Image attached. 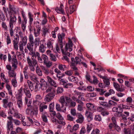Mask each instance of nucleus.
<instances>
[{
    "label": "nucleus",
    "instance_id": "27",
    "mask_svg": "<svg viewBox=\"0 0 134 134\" xmlns=\"http://www.w3.org/2000/svg\"><path fill=\"white\" fill-rule=\"evenodd\" d=\"M78 119L76 120L77 123H82L84 120V117L80 113H78L76 115Z\"/></svg>",
    "mask_w": 134,
    "mask_h": 134
},
{
    "label": "nucleus",
    "instance_id": "22",
    "mask_svg": "<svg viewBox=\"0 0 134 134\" xmlns=\"http://www.w3.org/2000/svg\"><path fill=\"white\" fill-rule=\"evenodd\" d=\"M81 97V99L83 100V99L84 98H82L81 97V96L80 95H79L78 96V98H77L76 97V94H74L72 97L71 98L74 101H75L77 102V103H82V101L79 99H80V98Z\"/></svg>",
    "mask_w": 134,
    "mask_h": 134
},
{
    "label": "nucleus",
    "instance_id": "1",
    "mask_svg": "<svg viewBox=\"0 0 134 134\" xmlns=\"http://www.w3.org/2000/svg\"><path fill=\"white\" fill-rule=\"evenodd\" d=\"M71 94H69L67 96H61L59 100L62 104H65V106L68 107L74 108L76 105V103L71 98Z\"/></svg>",
    "mask_w": 134,
    "mask_h": 134
},
{
    "label": "nucleus",
    "instance_id": "47",
    "mask_svg": "<svg viewBox=\"0 0 134 134\" xmlns=\"http://www.w3.org/2000/svg\"><path fill=\"white\" fill-rule=\"evenodd\" d=\"M36 71L39 76H41L42 75V71L38 65L36 67Z\"/></svg>",
    "mask_w": 134,
    "mask_h": 134
},
{
    "label": "nucleus",
    "instance_id": "53",
    "mask_svg": "<svg viewBox=\"0 0 134 134\" xmlns=\"http://www.w3.org/2000/svg\"><path fill=\"white\" fill-rule=\"evenodd\" d=\"M44 64L45 65L47 68H49L52 65V62L48 60Z\"/></svg>",
    "mask_w": 134,
    "mask_h": 134
},
{
    "label": "nucleus",
    "instance_id": "13",
    "mask_svg": "<svg viewBox=\"0 0 134 134\" xmlns=\"http://www.w3.org/2000/svg\"><path fill=\"white\" fill-rule=\"evenodd\" d=\"M23 91L27 98H31V94L28 88V86L27 85L25 84V83L24 85Z\"/></svg>",
    "mask_w": 134,
    "mask_h": 134
},
{
    "label": "nucleus",
    "instance_id": "40",
    "mask_svg": "<svg viewBox=\"0 0 134 134\" xmlns=\"http://www.w3.org/2000/svg\"><path fill=\"white\" fill-rule=\"evenodd\" d=\"M62 85H63L64 87L65 88H68L73 87V85L72 84L67 83L66 82L64 83H62Z\"/></svg>",
    "mask_w": 134,
    "mask_h": 134
},
{
    "label": "nucleus",
    "instance_id": "46",
    "mask_svg": "<svg viewBox=\"0 0 134 134\" xmlns=\"http://www.w3.org/2000/svg\"><path fill=\"white\" fill-rule=\"evenodd\" d=\"M41 58L42 59V60H43V64L48 60V57L44 54H42Z\"/></svg>",
    "mask_w": 134,
    "mask_h": 134
},
{
    "label": "nucleus",
    "instance_id": "29",
    "mask_svg": "<svg viewBox=\"0 0 134 134\" xmlns=\"http://www.w3.org/2000/svg\"><path fill=\"white\" fill-rule=\"evenodd\" d=\"M13 115L18 119H24V117L21 114L18 113L17 110L15 112V113H14Z\"/></svg>",
    "mask_w": 134,
    "mask_h": 134
},
{
    "label": "nucleus",
    "instance_id": "42",
    "mask_svg": "<svg viewBox=\"0 0 134 134\" xmlns=\"http://www.w3.org/2000/svg\"><path fill=\"white\" fill-rule=\"evenodd\" d=\"M109 105V108H111L112 106H116L117 105V103L116 102L111 100H109L108 103Z\"/></svg>",
    "mask_w": 134,
    "mask_h": 134
},
{
    "label": "nucleus",
    "instance_id": "4",
    "mask_svg": "<svg viewBox=\"0 0 134 134\" xmlns=\"http://www.w3.org/2000/svg\"><path fill=\"white\" fill-rule=\"evenodd\" d=\"M27 61L29 68L31 71H34L35 70V67L38 66L37 61L35 59L30 58L29 57L27 58Z\"/></svg>",
    "mask_w": 134,
    "mask_h": 134
},
{
    "label": "nucleus",
    "instance_id": "62",
    "mask_svg": "<svg viewBox=\"0 0 134 134\" xmlns=\"http://www.w3.org/2000/svg\"><path fill=\"white\" fill-rule=\"evenodd\" d=\"M108 127L109 128L111 131H113L114 130V124L113 123H110L108 125Z\"/></svg>",
    "mask_w": 134,
    "mask_h": 134
},
{
    "label": "nucleus",
    "instance_id": "39",
    "mask_svg": "<svg viewBox=\"0 0 134 134\" xmlns=\"http://www.w3.org/2000/svg\"><path fill=\"white\" fill-rule=\"evenodd\" d=\"M7 132L9 133L10 130H12L13 128V125L12 123H7Z\"/></svg>",
    "mask_w": 134,
    "mask_h": 134
},
{
    "label": "nucleus",
    "instance_id": "43",
    "mask_svg": "<svg viewBox=\"0 0 134 134\" xmlns=\"http://www.w3.org/2000/svg\"><path fill=\"white\" fill-rule=\"evenodd\" d=\"M38 110L37 108L34 109L33 110L30 112V114L31 116H36L38 114Z\"/></svg>",
    "mask_w": 134,
    "mask_h": 134
},
{
    "label": "nucleus",
    "instance_id": "52",
    "mask_svg": "<svg viewBox=\"0 0 134 134\" xmlns=\"http://www.w3.org/2000/svg\"><path fill=\"white\" fill-rule=\"evenodd\" d=\"M12 85L14 87H16L17 86V83L16 78L13 79L11 81Z\"/></svg>",
    "mask_w": 134,
    "mask_h": 134
},
{
    "label": "nucleus",
    "instance_id": "16",
    "mask_svg": "<svg viewBox=\"0 0 134 134\" xmlns=\"http://www.w3.org/2000/svg\"><path fill=\"white\" fill-rule=\"evenodd\" d=\"M62 105L61 107L60 106V105L58 104L57 103L56 105V109L58 111H60L65 113L66 111V108L65 107V104H62L60 103Z\"/></svg>",
    "mask_w": 134,
    "mask_h": 134
},
{
    "label": "nucleus",
    "instance_id": "11",
    "mask_svg": "<svg viewBox=\"0 0 134 134\" xmlns=\"http://www.w3.org/2000/svg\"><path fill=\"white\" fill-rule=\"evenodd\" d=\"M8 98L4 99L3 100V105L5 108H7L8 107L9 109L13 107V103L11 102H8Z\"/></svg>",
    "mask_w": 134,
    "mask_h": 134
},
{
    "label": "nucleus",
    "instance_id": "25",
    "mask_svg": "<svg viewBox=\"0 0 134 134\" xmlns=\"http://www.w3.org/2000/svg\"><path fill=\"white\" fill-rule=\"evenodd\" d=\"M16 18L14 15L11 16H10V19L9 22V26H13V24L16 21Z\"/></svg>",
    "mask_w": 134,
    "mask_h": 134
},
{
    "label": "nucleus",
    "instance_id": "63",
    "mask_svg": "<svg viewBox=\"0 0 134 134\" xmlns=\"http://www.w3.org/2000/svg\"><path fill=\"white\" fill-rule=\"evenodd\" d=\"M95 120L100 121L102 120V118L99 115H96L94 118Z\"/></svg>",
    "mask_w": 134,
    "mask_h": 134
},
{
    "label": "nucleus",
    "instance_id": "57",
    "mask_svg": "<svg viewBox=\"0 0 134 134\" xmlns=\"http://www.w3.org/2000/svg\"><path fill=\"white\" fill-rule=\"evenodd\" d=\"M16 110H15L13 107H12V108L9 109L8 111V114L13 115L14 113L13 112L15 113V112L16 111Z\"/></svg>",
    "mask_w": 134,
    "mask_h": 134
},
{
    "label": "nucleus",
    "instance_id": "45",
    "mask_svg": "<svg viewBox=\"0 0 134 134\" xmlns=\"http://www.w3.org/2000/svg\"><path fill=\"white\" fill-rule=\"evenodd\" d=\"M131 131V129L130 128H126L124 129V132L125 134H132Z\"/></svg>",
    "mask_w": 134,
    "mask_h": 134
},
{
    "label": "nucleus",
    "instance_id": "64",
    "mask_svg": "<svg viewBox=\"0 0 134 134\" xmlns=\"http://www.w3.org/2000/svg\"><path fill=\"white\" fill-rule=\"evenodd\" d=\"M99 130L97 129L94 130L92 132L91 134H100Z\"/></svg>",
    "mask_w": 134,
    "mask_h": 134
},
{
    "label": "nucleus",
    "instance_id": "18",
    "mask_svg": "<svg viewBox=\"0 0 134 134\" xmlns=\"http://www.w3.org/2000/svg\"><path fill=\"white\" fill-rule=\"evenodd\" d=\"M75 59L76 60V65L81 64V62L85 60L81 53H80V54L78 55V57H76Z\"/></svg>",
    "mask_w": 134,
    "mask_h": 134
},
{
    "label": "nucleus",
    "instance_id": "33",
    "mask_svg": "<svg viewBox=\"0 0 134 134\" xmlns=\"http://www.w3.org/2000/svg\"><path fill=\"white\" fill-rule=\"evenodd\" d=\"M47 47L48 48L53 50V42L52 41H48L47 43Z\"/></svg>",
    "mask_w": 134,
    "mask_h": 134
},
{
    "label": "nucleus",
    "instance_id": "30",
    "mask_svg": "<svg viewBox=\"0 0 134 134\" xmlns=\"http://www.w3.org/2000/svg\"><path fill=\"white\" fill-rule=\"evenodd\" d=\"M46 49L45 46L43 44L40 43L38 49L39 52L42 53H44Z\"/></svg>",
    "mask_w": 134,
    "mask_h": 134
},
{
    "label": "nucleus",
    "instance_id": "41",
    "mask_svg": "<svg viewBox=\"0 0 134 134\" xmlns=\"http://www.w3.org/2000/svg\"><path fill=\"white\" fill-rule=\"evenodd\" d=\"M47 105H45L44 104L42 103L40 104L39 107V110L40 112H43L44 109L47 108Z\"/></svg>",
    "mask_w": 134,
    "mask_h": 134
},
{
    "label": "nucleus",
    "instance_id": "44",
    "mask_svg": "<svg viewBox=\"0 0 134 134\" xmlns=\"http://www.w3.org/2000/svg\"><path fill=\"white\" fill-rule=\"evenodd\" d=\"M58 68L60 70L63 71L66 70L67 69V68L66 65L62 64L59 65Z\"/></svg>",
    "mask_w": 134,
    "mask_h": 134
},
{
    "label": "nucleus",
    "instance_id": "55",
    "mask_svg": "<svg viewBox=\"0 0 134 134\" xmlns=\"http://www.w3.org/2000/svg\"><path fill=\"white\" fill-rule=\"evenodd\" d=\"M50 59L51 60L54 62L57 61V58L53 54H50Z\"/></svg>",
    "mask_w": 134,
    "mask_h": 134
},
{
    "label": "nucleus",
    "instance_id": "50",
    "mask_svg": "<svg viewBox=\"0 0 134 134\" xmlns=\"http://www.w3.org/2000/svg\"><path fill=\"white\" fill-rule=\"evenodd\" d=\"M29 75L30 79L33 81L36 80L37 79V77L35 75L33 74L30 73Z\"/></svg>",
    "mask_w": 134,
    "mask_h": 134
},
{
    "label": "nucleus",
    "instance_id": "26",
    "mask_svg": "<svg viewBox=\"0 0 134 134\" xmlns=\"http://www.w3.org/2000/svg\"><path fill=\"white\" fill-rule=\"evenodd\" d=\"M19 39L17 38H14L12 42L13 44L14 48L16 50L18 49V44L19 43Z\"/></svg>",
    "mask_w": 134,
    "mask_h": 134
},
{
    "label": "nucleus",
    "instance_id": "59",
    "mask_svg": "<svg viewBox=\"0 0 134 134\" xmlns=\"http://www.w3.org/2000/svg\"><path fill=\"white\" fill-rule=\"evenodd\" d=\"M76 5H73L70 7V14L72 13L75 10Z\"/></svg>",
    "mask_w": 134,
    "mask_h": 134
},
{
    "label": "nucleus",
    "instance_id": "8",
    "mask_svg": "<svg viewBox=\"0 0 134 134\" xmlns=\"http://www.w3.org/2000/svg\"><path fill=\"white\" fill-rule=\"evenodd\" d=\"M29 54L31 56L32 59H35L34 57L35 58L37 57L39 62L41 63H43L42 59L40 57V54L38 52H35L33 51V52H29Z\"/></svg>",
    "mask_w": 134,
    "mask_h": 134
},
{
    "label": "nucleus",
    "instance_id": "49",
    "mask_svg": "<svg viewBox=\"0 0 134 134\" xmlns=\"http://www.w3.org/2000/svg\"><path fill=\"white\" fill-rule=\"evenodd\" d=\"M17 104L19 108H21L23 106L22 99H17Z\"/></svg>",
    "mask_w": 134,
    "mask_h": 134
},
{
    "label": "nucleus",
    "instance_id": "60",
    "mask_svg": "<svg viewBox=\"0 0 134 134\" xmlns=\"http://www.w3.org/2000/svg\"><path fill=\"white\" fill-rule=\"evenodd\" d=\"M100 104L102 105L105 108H109V105L108 103L105 102H100Z\"/></svg>",
    "mask_w": 134,
    "mask_h": 134
},
{
    "label": "nucleus",
    "instance_id": "31",
    "mask_svg": "<svg viewBox=\"0 0 134 134\" xmlns=\"http://www.w3.org/2000/svg\"><path fill=\"white\" fill-rule=\"evenodd\" d=\"M41 29V27H39L37 29V30L35 29H34V34L35 37H37L40 35V33Z\"/></svg>",
    "mask_w": 134,
    "mask_h": 134
},
{
    "label": "nucleus",
    "instance_id": "2",
    "mask_svg": "<svg viewBox=\"0 0 134 134\" xmlns=\"http://www.w3.org/2000/svg\"><path fill=\"white\" fill-rule=\"evenodd\" d=\"M46 92L48 93L45 96L44 100L46 102L50 101L55 96V89L53 87H50L46 90Z\"/></svg>",
    "mask_w": 134,
    "mask_h": 134
},
{
    "label": "nucleus",
    "instance_id": "54",
    "mask_svg": "<svg viewBox=\"0 0 134 134\" xmlns=\"http://www.w3.org/2000/svg\"><path fill=\"white\" fill-rule=\"evenodd\" d=\"M7 44V45L10 44L11 43V38L9 35L8 34L6 38Z\"/></svg>",
    "mask_w": 134,
    "mask_h": 134
},
{
    "label": "nucleus",
    "instance_id": "58",
    "mask_svg": "<svg viewBox=\"0 0 134 134\" xmlns=\"http://www.w3.org/2000/svg\"><path fill=\"white\" fill-rule=\"evenodd\" d=\"M2 27L6 31H7L8 30V27L6 25V23L3 22L2 23Z\"/></svg>",
    "mask_w": 134,
    "mask_h": 134
},
{
    "label": "nucleus",
    "instance_id": "28",
    "mask_svg": "<svg viewBox=\"0 0 134 134\" xmlns=\"http://www.w3.org/2000/svg\"><path fill=\"white\" fill-rule=\"evenodd\" d=\"M114 86L118 91L122 92L125 90L124 88H120V85L117 83H114Z\"/></svg>",
    "mask_w": 134,
    "mask_h": 134
},
{
    "label": "nucleus",
    "instance_id": "56",
    "mask_svg": "<svg viewBox=\"0 0 134 134\" xmlns=\"http://www.w3.org/2000/svg\"><path fill=\"white\" fill-rule=\"evenodd\" d=\"M82 103H79V104L78 105L77 110H78L81 111L83 110V103L82 102Z\"/></svg>",
    "mask_w": 134,
    "mask_h": 134
},
{
    "label": "nucleus",
    "instance_id": "61",
    "mask_svg": "<svg viewBox=\"0 0 134 134\" xmlns=\"http://www.w3.org/2000/svg\"><path fill=\"white\" fill-rule=\"evenodd\" d=\"M86 132V130L84 126L82 127L80 131V134H85Z\"/></svg>",
    "mask_w": 134,
    "mask_h": 134
},
{
    "label": "nucleus",
    "instance_id": "12",
    "mask_svg": "<svg viewBox=\"0 0 134 134\" xmlns=\"http://www.w3.org/2000/svg\"><path fill=\"white\" fill-rule=\"evenodd\" d=\"M112 111L113 112H116L115 115L122 112L123 108L122 104H120L118 106V107H114L112 109Z\"/></svg>",
    "mask_w": 134,
    "mask_h": 134
},
{
    "label": "nucleus",
    "instance_id": "24",
    "mask_svg": "<svg viewBox=\"0 0 134 134\" xmlns=\"http://www.w3.org/2000/svg\"><path fill=\"white\" fill-rule=\"evenodd\" d=\"M133 101L132 98L130 97H128L126 99V102H127L126 104L129 105L132 108H134V105L132 104Z\"/></svg>",
    "mask_w": 134,
    "mask_h": 134
},
{
    "label": "nucleus",
    "instance_id": "35",
    "mask_svg": "<svg viewBox=\"0 0 134 134\" xmlns=\"http://www.w3.org/2000/svg\"><path fill=\"white\" fill-rule=\"evenodd\" d=\"M28 16L29 19V24L30 25H31L32 23L34 20V15L32 14L31 12H29L28 13Z\"/></svg>",
    "mask_w": 134,
    "mask_h": 134
},
{
    "label": "nucleus",
    "instance_id": "3",
    "mask_svg": "<svg viewBox=\"0 0 134 134\" xmlns=\"http://www.w3.org/2000/svg\"><path fill=\"white\" fill-rule=\"evenodd\" d=\"M46 92L48 93L45 96L44 100L46 102L50 101L55 96V89L53 87H50L46 90Z\"/></svg>",
    "mask_w": 134,
    "mask_h": 134
},
{
    "label": "nucleus",
    "instance_id": "17",
    "mask_svg": "<svg viewBox=\"0 0 134 134\" xmlns=\"http://www.w3.org/2000/svg\"><path fill=\"white\" fill-rule=\"evenodd\" d=\"M46 78L48 82L51 85L54 87H57V85L54 80L48 76H47Z\"/></svg>",
    "mask_w": 134,
    "mask_h": 134
},
{
    "label": "nucleus",
    "instance_id": "20",
    "mask_svg": "<svg viewBox=\"0 0 134 134\" xmlns=\"http://www.w3.org/2000/svg\"><path fill=\"white\" fill-rule=\"evenodd\" d=\"M63 5L62 4H61L59 8L56 7L55 10L58 13L62 14L64 15L65 14V13L63 9Z\"/></svg>",
    "mask_w": 134,
    "mask_h": 134
},
{
    "label": "nucleus",
    "instance_id": "51",
    "mask_svg": "<svg viewBox=\"0 0 134 134\" xmlns=\"http://www.w3.org/2000/svg\"><path fill=\"white\" fill-rule=\"evenodd\" d=\"M65 76V75L63 73H62L61 71L57 73L56 75L57 77L58 78V79L59 80Z\"/></svg>",
    "mask_w": 134,
    "mask_h": 134
},
{
    "label": "nucleus",
    "instance_id": "6",
    "mask_svg": "<svg viewBox=\"0 0 134 134\" xmlns=\"http://www.w3.org/2000/svg\"><path fill=\"white\" fill-rule=\"evenodd\" d=\"M29 42L27 45V47L30 52H33L34 51L33 47L34 46L33 42V35L31 34L29 37Z\"/></svg>",
    "mask_w": 134,
    "mask_h": 134
},
{
    "label": "nucleus",
    "instance_id": "21",
    "mask_svg": "<svg viewBox=\"0 0 134 134\" xmlns=\"http://www.w3.org/2000/svg\"><path fill=\"white\" fill-rule=\"evenodd\" d=\"M42 69L44 73L46 75H48L50 74L51 75H53L54 74L53 71L49 69L44 66L42 67Z\"/></svg>",
    "mask_w": 134,
    "mask_h": 134
},
{
    "label": "nucleus",
    "instance_id": "34",
    "mask_svg": "<svg viewBox=\"0 0 134 134\" xmlns=\"http://www.w3.org/2000/svg\"><path fill=\"white\" fill-rule=\"evenodd\" d=\"M49 29L45 27H44L42 29V36L45 37L47 34L49 33Z\"/></svg>",
    "mask_w": 134,
    "mask_h": 134
},
{
    "label": "nucleus",
    "instance_id": "37",
    "mask_svg": "<svg viewBox=\"0 0 134 134\" xmlns=\"http://www.w3.org/2000/svg\"><path fill=\"white\" fill-rule=\"evenodd\" d=\"M96 90L97 91L99 92V94L100 95H103L107 91L105 90L98 88H96Z\"/></svg>",
    "mask_w": 134,
    "mask_h": 134
},
{
    "label": "nucleus",
    "instance_id": "32",
    "mask_svg": "<svg viewBox=\"0 0 134 134\" xmlns=\"http://www.w3.org/2000/svg\"><path fill=\"white\" fill-rule=\"evenodd\" d=\"M68 79L69 81L74 82L75 83L77 82L78 81V78L73 76H69L68 77Z\"/></svg>",
    "mask_w": 134,
    "mask_h": 134
},
{
    "label": "nucleus",
    "instance_id": "38",
    "mask_svg": "<svg viewBox=\"0 0 134 134\" xmlns=\"http://www.w3.org/2000/svg\"><path fill=\"white\" fill-rule=\"evenodd\" d=\"M122 112H121L120 113L118 114L115 115V116L119 117H121L122 119L124 120H127V117L125 116L124 113H122Z\"/></svg>",
    "mask_w": 134,
    "mask_h": 134
},
{
    "label": "nucleus",
    "instance_id": "19",
    "mask_svg": "<svg viewBox=\"0 0 134 134\" xmlns=\"http://www.w3.org/2000/svg\"><path fill=\"white\" fill-rule=\"evenodd\" d=\"M42 90H45L47 87V82L43 79H41L39 83Z\"/></svg>",
    "mask_w": 134,
    "mask_h": 134
},
{
    "label": "nucleus",
    "instance_id": "9",
    "mask_svg": "<svg viewBox=\"0 0 134 134\" xmlns=\"http://www.w3.org/2000/svg\"><path fill=\"white\" fill-rule=\"evenodd\" d=\"M21 14L23 18V20L22 21V23H21V28L23 31L25 32L26 27V24L27 23V19L24 12L22 11L21 13Z\"/></svg>",
    "mask_w": 134,
    "mask_h": 134
},
{
    "label": "nucleus",
    "instance_id": "10",
    "mask_svg": "<svg viewBox=\"0 0 134 134\" xmlns=\"http://www.w3.org/2000/svg\"><path fill=\"white\" fill-rule=\"evenodd\" d=\"M65 36V34L64 33H62L61 34L59 33L58 34V43L60 46L62 52L63 51L62 48L63 46L62 41L63 40Z\"/></svg>",
    "mask_w": 134,
    "mask_h": 134
},
{
    "label": "nucleus",
    "instance_id": "23",
    "mask_svg": "<svg viewBox=\"0 0 134 134\" xmlns=\"http://www.w3.org/2000/svg\"><path fill=\"white\" fill-rule=\"evenodd\" d=\"M41 117L43 121L46 123L48 122L47 117H49V114L46 112H42V113Z\"/></svg>",
    "mask_w": 134,
    "mask_h": 134
},
{
    "label": "nucleus",
    "instance_id": "5",
    "mask_svg": "<svg viewBox=\"0 0 134 134\" xmlns=\"http://www.w3.org/2000/svg\"><path fill=\"white\" fill-rule=\"evenodd\" d=\"M8 62H11L12 68L14 69H16L18 63L16 56L14 55L13 57V58H12L10 54H8Z\"/></svg>",
    "mask_w": 134,
    "mask_h": 134
},
{
    "label": "nucleus",
    "instance_id": "15",
    "mask_svg": "<svg viewBox=\"0 0 134 134\" xmlns=\"http://www.w3.org/2000/svg\"><path fill=\"white\" fill-rule=\"evenodd\" d=\"M25 103L27 104V108L26 110V113L27 114H29L30 109L32 108V106L31 105L32 102L30 100L29 101V102H28V99L27 98V97H25Z\"/></svg>",
    "mask_w": 134,
    "mask_h": 134
},
{
    "label": "nucleus",
    "instance_id": "36",
    "mask_svg": "<svg viewBox=\"0 0 134 134\" xmlns=\"http://www.w3.org/2000/svg\"><path fill=\"white\" fill-rule=\"evenodd\" d=\"M33 42L35 47L37 48L39 45L40 39L38 38H36L35 39L34 41V39H33Z\"/></svg>",
    "mask_w": 134,
    "mask_h": 134
},
{
    "label": "nucleus",
    "instance_id": "48",
    "mask_svg": "<svg viewBox=\"0 0 134 134\" xmlns=\"http://www.w3.org/2000/svg\"><path fill=\"white\" fill-rule=\"evenodd\" d=\"M86 106L89 110H92L94 109V107L93 104L91 103H87L86 104Z\"/></svg>",
    "mask_w": 134,
    "mask_h": 134
},
{
    "label": "nucleus",
    "instance_id": "14",
    "mask_svg": "<svg viewBox=\"0 0 134 134\" xmlns=\"http://www.w3.org/2000/svg\"><path fill=\"white\" fill-rule=\"evenodd\" d=\"M73 44L72 41L69 39L68 43L66 44L65 47V50L66 51L71 52L72 51Z\"/></svg>",
    "mask_w": 134,
    "mask_h": 134
},
{
    "label": "nucleus",
    "instance_id": "7",
    "mask_svg": "<svg viewBox=\"0 0 134 134\" xmlns=\"http://www.w3.org/2000/svg\"><path fill=\"white\" fill-rule=\"evenodd\" d=\"M6 69L9 70L8 72L9 76L11 77H13L14 78H16V73L15 70L16 69L12 68V66L10 65H7L6 66Z\"/></svg>",
    "mask_w": 134,
    "mask_h": 134
}]
</instances>
